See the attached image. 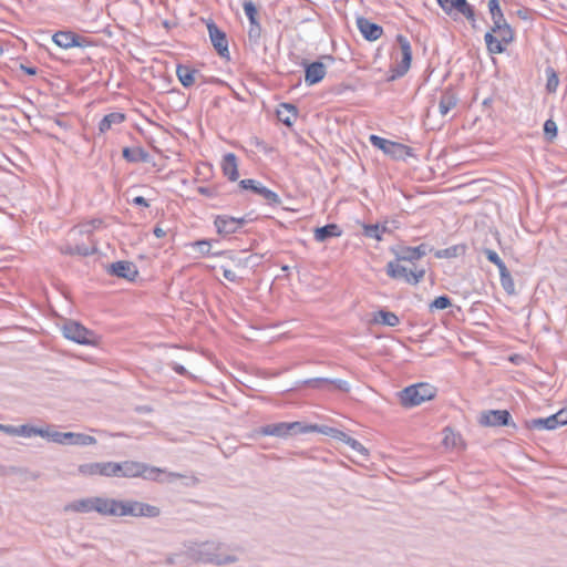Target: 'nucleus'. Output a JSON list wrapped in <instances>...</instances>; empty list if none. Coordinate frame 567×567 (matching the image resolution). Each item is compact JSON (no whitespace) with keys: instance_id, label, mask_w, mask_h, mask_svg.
Masks as SVG:
<instances>
[{"instance_id":"62","label":"nucleus","mask_w":567,"mask_h":567,"mask_svg":"<svg viewBox=\"0 0 567 567\" xmlns=\"http://www.w3.org/2000/svg\"><path fill=\"white\" fill-rule=\"evenodd\" d=\"M349 437L350 436L347 433H344V432H342L340 430H338V433L334 435L336 440H339V441H341V442H343L346 444H347V441H348Z\"/></svg>"},{"instance_id":"34","label":"nucleus","mask_w":567,"mask_h":567,"mask_svg":"<svg viewBox=\"0 0 567 567\" xmlns=\"http://www.w3.org/2000/svg\"><path fill=\"white\" fill-rule=\"evenodd\" d=\"M465 252H466V246L463 244H460V245H453L445 249L436 250L434 252V256L439 259H442V258L450 259V258H456V257L463 256V255H465Z\"/></svg>"},{"instance_id":"7","label":"nucleus","mask_w":567,"mask_h":567,"mask_svg":"<svg viewBox=\"0 0 567 567\" xmlns=\"http://www.w3.org/2000/svg\"><path fill=\"white\" fill-rule=\"evenodd\" d=\"M303 423L301 422H280L260 426L256 433L264 436L286 437L303 433Z\"/></svg>"},{"instance_id":"38","label":"nucleus","mask_w":567,"mask_h":567,"mask_svg":"<svg viewBox=\"0 0 567 567\" xmlns=\"http://www.w3.org/2000/svg\"><path fill=\"white\" fill-rule=\"evenodd\" d=\"M303 433H310V432H319L321 434L331 436L334 439V435L338 433V429L330 427L327 425H317V424H310L306 425L303 424Z\"/></svg>"},{"instance_id":"49","label":"nucleus","mask_w":567,"mask_h":567,"mask_svg":"<svg viewBox=\"0 0 567 567\" xmlns=\"http://www.w3.org/2000/svg\"><path fill=\"white\" fill-rule=\"evenodd\" d=\"M544 132L549 137L553 138L557 135V125L553 120H547L544 124Z\"/></svg>"},{"instance_id":"46","label":"nucleus","mask_w":567,"mask_h":567,"mask_svg":"<svg viewBox=\"0 0 567 567\" xmlns=\"http://www.w3.org/2000/svg\"><path fill=\"white\" fill-rule=\"evenodd\" d=\"M328 389L339 390L341 392H349L350 385L347 381L340 379H328Z\"/></svg>"},{"instance_id":"37","label":"nucleus","mask_w":567,"mask_h":567,"mask_svg":"<svg viewBox=\"0 0 567 567\" xmlns=\"http://www.w3.org/2000/svg\"><path fill=\"white\" fill-rule=\"evenodd\" d=\"M388 230L385 225H363V235L368 238L382 240V235Z\"/></svg>"},{"instance_id":"3","label":"nucleus","mask_w":567,"mask_h":567,"mask_svg":"<svg viewBox=\"0 0 567 567\" xmlns=\"http://www.w3.org/2000/svg\"><path fill=\"white\" fill-rule=\"evenodd\" d=\"M225 545L221 543H202L196 549L193 550V557L197 561L205 564L227 565L236 563L238 560L236 556L221 553Z\"/></svg>"},{"instance_id":"64","label":"nucleus","mask_w":567,"mask_h":567,"mask_svg":"<svg viewBox=\"0 0 567 567\" xmlns=\"http://www.w3.org/2000/svg\"><path fill=\"white\" fill-rule=\"evenodd\" d=\"M495 266L498 268V270H499V275H502V274H504V272L509 271V270L507 269V267H506L505 262H504L502 259H499V260L495 264Z\"/></svg>"},{"instance_id":"5","label":"nucleus","mask_w":567,"mask_h":567,"mask_svg":"<svg viewBox=\"0 0 567 567\" xmlns=\"http://www.w3.org/2000/svg\"><path fill=\"white\" fill-rule=\"evenodd\" d=\"M436 389L429 383H416L399 392L400 403L403 408H413L434 399Z\"/></svg>"},{"instance_id":"9","label":"nucleus","mask_w":567,"mask_h":567,"mask_svg":"<svg viewBox=\"0 0 567 567\" xmlns=\"http://www.w3.org/2000/svg\"><path fill=\"white\" fill-rule=\"evenodd\" d=\"M244 12L249 20V28L247 31L248 40L251 45L258 47L262 34V28L258 20V10L252 1H245L243 3Z\"/></svg>"},{"instance_id":"40","label":"nucleus","mask_w":567,"mask_h":567,"mask_svg":"<svg viewBox=\"0 0 567 567\" xmlns=\"http://www.w3.org/2000/svg\"><path fill=\"white\" fill-rule=\"evenodd\" d=\"M40 434H42V427H37L33 425H29V424H23V425L18 426L17 436L31 437L34 435L40 436Z\"/></svg>"},{"instance_id":"24","label":"nucleus","mask_w":567,"mask_h":567,"mask_svg":"<svg viewBox=\"0 0 567 567\" xmlns=\"http://www.w3.org/2000/svg\"><path fill=\"white\" fill-rule=\"evenodd\" d=\"M341 235L342 230L337 224H328L316 228L313 237L317 241L323 243L330 238L340 237Z\"/></svg>"},{"instance_id":"58","label":"nucleus","mask_w":567,"mask_h":567,"mask_svg":"<svg viewBox=\"0 0 567 567\" xmlns=\"http://www.w3.org/2000/svg\"><path fill=\"white\" fill-rule=\"evenodd\" d=\"M131 203L135 206L148 207V202L143 196L134 197Z\"/></svg>"},{"instance_id":"45","label":"nucleus","mask_w":567,"mask_h":567,"mask_svg":"<svg viewBox=\"0 0 567 567\" xmlns=\"http://www.w3.org/2000/svg\"><path fill=\"white\" fill-rule=\"evenodd\" d=\"M452 305L451 299L447 296L436 297L430 305L431 309L444 310Z\"/></svg>"},{"instance_id":"47","label":"nucleus","mask_w":567,"mask_h":567,"mask_svg":"<svg viewBox=\"0 0 567 567\" xmlns=\"http://www.w3.org/2000/svg\"><path fill=\"white\" fill-rule=\"evenodd\" d=\"M328 389L339 390L341 392H349L350 385L347 381L340 379H328Z\"/></svg>"},{"instance_id":"56","label":"nucleus","mask_w":567,"mask_h":567,"mask_svg":"<svg viewBox=\"0 0 567 567\" xmlns=\"http://www.w3.org/2000/svg\"><path fill=\"white\" fill-rule=\"evenodd\" d=\"M0 431H2V432H3V433H6V434H9V435H14V436H17L18 426H14V425H7V424H2V423H0Z\"/></svg>"},{"instance_id":"30","label":"nucleus","mask_w":567,"mask_h":567,"mask_svg":"<svg viewBox=\"0 0 567 567\" xmlns=\"http://www.w3.org/2000/svg\"><path fill=\"white\" fill-rule=\"evenodd\" d=\"M61 251H62V254H65V255H71V256L79 255V256L86 257V256H91V255L95 254L97 251V248L94 243L92 245H85V244L75 245V246L68 245V246L61 248Z\"/></svg>"},{"instance_id":"22","label":"nucleus","mask_w":567,"mask_h":567,"mask_svg":"<svg viewBox=\"0 0 567 567\" xmlns=\"http://www.w3.org/2000/svg\"><path fill=\"white\" fill-rule=\"evenodd\" d=\"M298 116V109L290 103H281L277 109L278 120L288 127H291Z\"/></svg>"},{"instance_id":"16","label":"nucleus","mask_w":567,"mask_h":567,"mask_svg":"<svg viewBox=\"0 0 567 567\" xmlns=\"http://www.w3.org/2000/svg\"><path fill=\"white\" fill-rule=\"evenodd\" d=\"M357 27L362 37L368 41H375L383 34V29L380 24L371 22L364 17L357 18Z\"/></svg>"},{"instance_id":"28","label":"nucleus","mask_w":567,"mask_h":567,"mask_svg":"<svg viewBox=\"0 0 567 567\" xmlns=\"http://www.w3.org/2000/svg\"><path fill=\"white\" fill-rule=\"evenodd\" d=\"M488 9L493 21L492 32H496L501 29V25L507 21L499 7L498 0H488Z\"/></svg>"},{"instance_id":"32","label":"nucleus","mask_w":567,"mask_h":567,"mask_svg":"<svg viewBox=\"0 0 567 567\" xmlns=\"http://www.w3.org/2000/svg\"><path fill=\"white\" fill-rule=\"evenodd\" d=\"M457 97L451 90H445L440 99L439 110L441 115L445 116L452 109L456 106Z\"/></svg>"},{"instance_id":"13","label":"nucleus","mask_w":567,"mask_h":567,"mask_svg":"<svg viewBox=\"0 0 567 567\" xmlns=\"http://www.w3.org/2000/svg\"><path fill=\"white\" fill-rule=\"evenodd\" d=\"M239 186L243 189L252 190L255 194L261 196L267 202L268 205H271V206L281 205V199L278 196V194H276L271 189L265 187L264 185H261L259 182H257L255 179H250V178L241 179L239 182Z\"/></svg>"},{"instance_id":"20","label":"nucleus","mask_w":567,"mask_h":567,"mask_svg":"<svg viewBox=\"0 0 567 567\" xmlns=\"http://www.w3.org/2000/svg\"><path fill=\"white\" fill-rule=\"evenodd\" d=\"M166 475V481L172 482L176 478H182L184 475L179 473H165L164 470L155 466H150L144 463V468L140 477H143L145 480L155 481V482H164V480L161 477L162 475Z\"/></svg>"},{"instance_id":"41","label":"nucleus","mask_w":567,"mask_h":567,"mask_svg":"<svg viewBox=\"0 0 567 567\" xmlns=\"http://www.w3.org/2000/svg\"><path fill=\"white\" fill-rule=\"evenodd\" d=\"M495 33H498L499 39L504 42V44H509L514 41V31L507 22L503 23L501 29Z\"/></svg>"},{"instance_id":"10","label":"nucleus","mask_w":567,"mask_h":567,"mask_svg":"<svg viewBox=\"0 0 567 567\" xmlns=\"http://www.w3.org/2000/svg\"><path fill=\"white\" fill-rule=\"evenodd\" d=\"M249 221H252L250 215H246L240 218L231 217L229 215H218L215 218L214 224L217 228V233L226 236L239 231Z\"/></svg>"},{"instance_id":"25","label":"nucleus","mask_w":567,"mask_h":567,"mask_svg":"<svg viewBox=\"0 0 567 567\" xmlns=\"http://www.w3.org/2000/svg\"><path fill=\"white\" fill-rule=\"evenodd\" d=\"M391 251L394 254V259L405 262V264H417L420 260L419 257H416V254L413 249V247L410 246H396L395 248H392Z\"/></svg>"},{"instance_id":"61","label":"nucleus","mask_w":567,"mask_h":567,"mask_svg":"<svg viewBox=\"0 0 567 567\" xmlns=\"http://www.w3.org/2000/svg\"><path fill=\"white\" fill-rule=\"evenodd\" d=\"M20 69L29 75H35L38 72V69L35 66H27L24 64H21Z\"/></svg>"},{"instance_id":"63","label":"nucleus","mask_w":567,"mask_h":567,"mask_svg":"<svg viewBox=\"0 0 567 567\" xmlns=\"http://www.w3.org/2000/svg\"><path fill=\"white\" fill-rule=\"evenodd\" d=\"M153 234L157 237V238H163L166 236V231L159 227V226H155L154 230H153Z\"/></svg>"},{"instance_id":"39","label":"nucleus","mask_w":567,"mask_h":567,"mask_svg":"<svg viewBox=\"0 0 567 567\" xmlns=\"http://www.w3.org/2000/svg\"><path fill=\"white\" fill-rule=\"evenodd\" d=\"M41 437H44L51 442L63 444L65 443V432H59L50 430V427H42V434H40Z\"/></svg>"},{"instance_id":"35","label":"nucleus","mask_w":567,"mask_h":567,"mask_svg":"<svg viewBox=\"0 0 567 567\" xmlns=\"http://www.w3.org/2000/svg\"><path fill=\"white\" fill-rule=\"evenodd\" d=\"M492 30L489 32H486L484 40L487 47V51L491 54H501L505 51L504 42L501 39H497L494 37Z\"/></svg>"},{"instance_id":"51","label":"nucleus","mask_w":567,"mask_h":567,"mask_svg":"<svg viewBox=\"0 0 567 567\" xmlns=\"http://www.w3.org/2000/svg\"><path fill=\"white\" fill-rule=\"evenodd\" d=\"M415 254H416V257H419V259L423 258L424 256H426V254L429 251H431L432 249L429 247V245L426 244H421L419 246H415L413 247Z\"/></svg>"},{"instance_id":"21","label":"nucleus","mask_w":567,"mask_h":567,"mask_svg":"<svg viewBox=\"0 0 567 567\" xmlns=\"http://www.w3.org/2000/svg\"><path fill=\"white\" fill-rule=\"evenodd\" d=\"M117 467L118 468H115L116 477H140L144 468V463L125 461L117 463Z\"/></svg>"},{"instance_id":"15","label":"nucleus","mask_w":567,"mask_h":567,"mask_svg":"<svg viewBox=\"0 0 567 567\" xmlns=\"http://www.w3.org/2000/svg\"><path fill=\"white\" fill-rule=\"evenodd\" d=\"M209 38L213 47L221 58H229L228 40L226 33L221 31L214 22L207 24Z\"/></svg>"},{"instance_id":"19","label":"nucleus","mask_w":567,"mask_h":567,"mask_svg":"<svg viewBox=\"0 0 567 567\" xmlns=\"http://www.w3.org/2000/svg\"><path fill=\"white\" fill-rule=\"evenodd\" d=\"M511 414L507 410H491L482 414L481 423L487 426L509 425Z\"/></svg>"},{"instance_id":"36","label":"nucleus","mask_w":567,"mask_h":567,"mask_svg":"<svg viewBox=\"0 0 567 567\" xmlns=\"http://www.w3.org/2000/svg\"><path fill=\"white\" fill-rule=\"evenodd\" d=\"M374 322L381 323L388 327H395L400 323L399 317L394 312L379 310L374 313Z\"/></svg>"},{"instance_id":"52","label":"nucleus","mask_w":567,"mask_h":567,"mask_svg":"<svg viewBox=\"0 0 567 567\" xmlns=\"http://www.w3.org/2000/svg\"><path fill=\"white\" fill-rule=\"evenodd\" d=\"M461 13L468 20L471 21L473 24L475 22V12H474V8L468 3V6H466L462 11Z\"/></svg>"},{"instance_id":"33","label":"nucleus","mask_w":567,"mask_h":567,"mask_svg":"<svg viewBox=\"0 0 567 567\" xmlns=\"http://www.w3.org/2000/svg\"><path fill=\"white\" fill-rule=\"evenodd\" d=\"M125 115L120 112H113L110 114H106L99 123V130L101 133H105L109 131L113 125L121 124L124 122Z\"/></svg>"},{"instance_id":"59","label":"nucleus","mask_w":567,"mask_h":567,"mask_svg":"<svg viewBox=\"0 0 567 567\" xmlns=\"http://www.w3.org/2000/svg\"><path fill=\"white\" fill-rule=\"evenodd\" d=\"M454 9L457 10L460 13L461 11L468 6L466 0H454Z\"/></svg>"},{"instance_id":"50","label":"nucleus","mask_w":567,"mask_h":567,"mask_svg":"<svg viewBox=\"0 0 567 567\" xmlns=\"http://www.w3.org/2000/svg\"><path fill=\"white\" fill-rule=\"evenodd\" d=\"M200 254L208 255L210 250V243L208 240H197L193 244Z\"/></svg>"},{"instance_id":"11","label":"nucleus","mask_w":567,"mask_h":567,"mask_svg":"<svg viewBox=\"0 0 567 567\" xmlns=\"http://www.w3.org/2000/svg\"><path fill=\"white\" fill-rule=\"evenodd\" d=\"M370 142L373 146L383 151L384 154L390 155L394 158H404V156L410 155L411 152V148L409 146L385 140L378 135H371Z\"/></svg>"},{"instance_id":"8","label":"nucleus","mask_w":567,"mask_h":567,"mask_svg":"<svg viewBox=\"0 0 567 567\" xmlns=\"http://www.w3.org/2000/svg\"><path fill=\"white\" fill-rule=\"evenodd\" d=\"M396 42L401 50V61L396 63L394 68L391 69V75L389 78V81H393L398 78H402L406 74L411 66L412 61V49L410 41L406 37L402 34L396 35Z\"/></svg>"},{"instance_id":"53","label":"nucleus","mask_w":567,"mask_h":567,"mask_svg":"<svg viewBox=\"0 0 567 567\" xmlns=\"http://www.w3.org/2000/svg\"><path fill=\"white\" fill-rule=\"evenodd\" d=\"M483 252L486 256L487 260L491 261L494 265L501 259L499 256L497 255V252L495 250L489 249V248H485L483 250Z\"/></svg>"},{"instance_id":"1","label":"nucleus","mask_w":567,"mask_h":567,"mask_svg":"<svg viewBox=\"0 0 567 567\" xmlns=\"http://www.w3.org/2000/svg\"><path fill=\"white\" fill-rule=\"evenodd\" d=\"M65 512L91 513L96 512L102 516H113L114 498L87 497L73 501L64 506Z\"/></svg>"},{"instance_id":"18","label":"nucleus","mask_w":567,"mask_h":567,"mask_svg":"<svg viewBox=\"0 0 567 567\" xmlns=\"http://www.w3.org/2000/svg\"><path fill=\"white\" fill-rule=\"evenodd\" d=\"M109 272L118 278L127 279L130 281L135 280L138 275L136 266L131 261H116L111 264Z\"/></svg>"},{"instance_id":"44","label":"nucleus","mask_w":567,"mask_h":567,"mask_svg":"<svg viewBox=\"0 0 567 567\" xmlns=\"http://www.w3.org/2000/svg\"><path fill=\"white\" fill-rule=\"evenodd\" d=\"M547 74H548V78H547L546 89L548 92L554 93V92H556L558 83H559L558 76H557L556 72L554 71V69H551V68L547 69Z\"/></svg>"},{"instance_id":"23","label":"nucleus","mask_w":567,"mask_h":567,"mask_svg":"<svg viewBox=\"0 0 567 567\" xmlns=\"http://www.w3.org/2000/svg\"><path fill=\"white\" fill-rule=\"evenodd\" d=\"M221 168L229 181L235 182L239 177L237 157L234 153H227L223 157Z\"/></svg>"},{"instance_id":"42","label":"nucleus","mask_w":567,"mask_h":567,"mask_svg":"<svg viewBox=\"0 0 567 567\" xmlns=\"http://www.w3.org/2000/svg\"><path fill=\"white\" fill-rule=\"evenodd\" d=\"M499 277H501L499 279H501V285H502L503 289L508 295H513L515 292V284H514L511 272L509 271L504 272V274L499 275Z\"/></svg>"},{"instance_id":"57","label":"nucleus","mask_w":567,"mask_h":567,"mask_svg":"<svg viewBox=\"0 0 567 567\" xmlns=\"http://www.w3.org/2000/svg\"><path fill=\"white\" fill-rule=\"evenodd\" d=\"M223 276L225 279H227L231 282L237 280V275L235 274V271H233L231 269H228V268L223 269Z\"/></svg>"},{"instance_id":"54","label":"nucleus","mask_w":567,"mask_h":567,"mask_svg":"<svg viewBox=\"0 0 567 567\" xmlns=\"http://www.w3.org/2000/svg\"><path fill=\"white\" fill-rule=\"evenodd\" d=\"M554 415L557 419V422H558L559 426L567 424V409H561L560 411H558Z\"/></svg>"},{"instance_id":"27","label":"nucleus","mask_w":567,"mask_h":567,"mask_svg":"<svg viewBox=\"0 0 567 567\" xmlns=\"http://www.w3.org/2000/svg\"><path fill=\"white\" fill-rule=\"evenodd\" d=\"M526 426L532 430H555L559 426L555 415H549L544 419H532L526 421Z\"/></svg>"},{"instance_id":"48","label":"nucleus","mask_w":567,"mask_h":567,"mask_svg":"<svg viewBox=\"0 0 567 567\" xmlns=\"http://www.w3.org/2000/svg\"><path fill=\"white\" fill-rule=\"evenodd\" d=\"M303 384L310 388L316 389H328V379L327 378H313L303 381Z\"/></svg>"},{"instance_id":"14","label":"nucleus","mask_w":567,"mask_h":567,"mask_svg":"<svg viewBox=\"0 0 567 567\" xmlns=\"http://www.w3.org/2000/svg\"><path fill=\"white\" fill-rule=\"evenodd\" d=\"M52 41L62 49H71L74 47H86L90 41L76 34L73 31H58L53 34Z\"/></svg>"},{"instance_id":"60","label":"nucleus","mask_w":567,"mask_h":567,"mask_svg":"<svg viewBox=\"0 0 567 567\" xmlns=\"http://www.w3.org/2000/svg\"><path fill=\"white\" fill-rule=\"evenodd\" d=\"M102 225L101 219H93L89 223V228L86 229L87 233H91L93 229L99 228Z\"/></svg>"},{"instance_id":"6","label":"nucleus","mask_w":567,"mask_h":567,"mask_svg":"<svg viewBox=\"0 0 567 567\" xmlns=\"http://www.w3.org/2000/svg\"><path fill=\"white\" fill-rule=\"evenodd\" d=\"M63 336L79 344L93 346L96 343V334L78 321L69 320L62 327Z\"/></svg>"},{"instance_id":"2","label":"nucleus","mask_w":567,"mask_h":567,"mask_svg":"<svg viewBox=\"0 0 567 567\" xmlns=\"http://www.w3.org/2000/svg\"><path fill=\"white\" fill-rule=\"evenodd\" d=\"M385 272L391 279L403 280L409 285L415 286L423 280L426 270L419 264L406 267L405 262L393 259L386 264Z\"/></svg>"},{"instance_id":"31","label":"nucleus","mask_w":567,"mask_h":567,"mask_svg":"<svg viewBox=\"0 0 567 567\" xmlns=\"http://www.w3.org/2000/svg\"><path fill=\"white\" fill-rule=\"evenodd\" d=\"M122 155L130 163H145L150 157L148 153L143 147H124Z\"/></svg>"},{"instance_id":"26","label":"nucleus","mask_w":567,"mask_h":567,"mask_svg":"<svg viewBox=\"0 0 567 567\" xmlns=\"http://www.w3.org/2000/svg\"><path fill=\"white\" fill-rule=\"evenodd\" d=\"M198 71L189 65L178 64L176 68V75L184 87H189L195 83V76Z\"/></svg>"},{"instance_id":"4","label":"nucleus","mask_w":567,"mask_h":567,"mask_svg":"<svg viewBox=\"0 0 567 567\" xmlns=\"http://www.w3.org/2000/svg\"><path fill=\"white\" fill-rule=\"evenodd\" d=\"M113 516H133V517H148L154 518L161 515V509L157 506L142 503L138 501H118L114 499Z\"/></svg>"},{"instance_id":"17","label":"nucleus","mask_w":567,"mask_h":567,"mask_svg":"<svg viewBox=\"0 0 567 567\" xmlns=\"http://www.w3.org/2000/svg\"><path fill=\"white\" fill-rule=\"evenodd\" d=\"M305 82L307 85H315L323 80L327 73V66L320 62L303 63Z\"/></svg>"},{"instance_id":"55","label":"nucleus","mask_w":567,"mask_h":567,"mask_svg":"<svg viewBox=\"0 0 567 567\" xmlns=\"http://www.w3.org/2000/svg\"><path fill=\"white\" fill-rule=\"evenodd\" d=\"M437 2L446 13H451L454 10V0H437Z\"/></svg>"},{"instance_id":"43","label":"nucleus","mask_w":567,"mask_h":567,"mask_svg":"<svg viewBox=\"0 0 567 567\" xmlns=\"http://www.w3.org/2000/svg\"><path fill=\"white\" fill-rule=\"evenodd\" d=\"M347 445H349L351 447V450L353 452L358 453L359 455H361L363 457L369 456L368 450L358 440L350 436L347 441Z\"/></svg>"},{"instance_id":"29","label":"nucleus","mask_w":567,"mask_h":567,"mask_svg":"<svg viewBox=\"0 0 567 567\" xmlns=\"http://www.w3.org/2000/svg\"><path fill=\"white\" fill-rule=\"evenodd\" d=\"M96 443V439L94 436L83 434V433H73L65 432V443L64 445H93Z\"/></svg>"},{"instance_id":"12","label":"nucleus","mask_w":567,"mask_h":567,"mask_svg":"<svg viewBox=\"0 0 567 567\" xmlns=\"http://www.w3.org/2000/svg\"><path fill=\"white\" fill-rule=\"evenodd\" d=\"M116 462H94L81 464L78 468L79 473L83 476L101 475L106 477L115 476Z\"/></svg>"}]
</instances>
